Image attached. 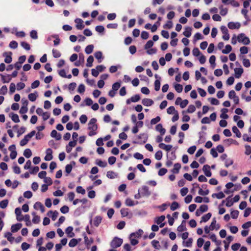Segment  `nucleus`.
<instances>
[{
  "instance_id": "51",
  "label": "nucleus",
  "mask_w": 251,
  "mask_h": 251,
  "mask_svg": "<svg viewBox=\"0 0 251 251\" xmlns=\"http://www.w3.org/2000/svg\"><path fill=\"white\" fill-rule=\"evenodd\" d=\"M125 203H126V205L128 206H132L135 204L133 201H132L130 198H127L126 199Z\"/></svg>"
},
{
  "instance_id": "58",
  "label": "nucleus",
  "mask_w": 251,
  "mask_h": 251,
  "mask_svg": "<svg viewBox=\"0 0 251 251\" xmlns=\"http://www.w3.org/2000/svg\"><path fill=\"white\" fill-rule=\"evenodd\" d=\"M85 87L84 84H81L78 86L77 92L80 94L83 93L85 92Z\"/></svg>"
},
{
  "instance_id": "3",
  "label": "nucleus",
  "mask_w": 251,
  "mask_h": 251,
  "mask_svg": "<svg viewBox=\"0 0 251 251\" xmlns=\"http://www.w3.org/2000/svg\"><path fill=\"white\" fill-rule=\"evenodd\" d=\"M237 40L244 45H248L250 43V40L249 37L246 36L244 33H240L237 36Z\"/></svg>"
},
{
  "instance_id": "21",
  "label": "nucleus",
  "mask_w": 251,
  "mask_h": 251,
  "mask_svg": "<svg viewBox=\"0 0 251 251\" xmlns=\"http://www.w3.org/2000/svg\"><path fill=\"white\" fill-rule=\"evenodd\" d=\"M50 214H52L51 216V218L53 221H55L58 215V212L56 210L54 211L50 210L48 212L47 215L50 216Z\"/></svg>"
},
{
  "instance_id": "30",
  "label": "nucleus",
  "mask_w": 251,
  "mask_h": 251,
  "mask_svg": "<svg viewBox=\"0 0 251 251\" xmlns=\"http://www.w3.org/2000/svg\"><path fill=\"white\" fill-rule=\"evenodd\" d=\"M15 213L17 216V220L18 221H23V218H20L19 216H21V210L20 208L18 207L16 208L15 210Z\"/></svg>"
},
{
  "instance_id": "61",
  "label": "nucleus",
  "mask_w": 251,
  "mask_h": 251,
  "mask_svg": "<svg viewBox=\"0 0 251 251\" xmlns=\"http://www.w3.org/2000/svg\"><path fill=\"white\" fill-rule=\"evenodd\" d=\"M160 87V81L159 80H156L154 82V89L155 91H158L159 90Z\"/></svg>"
},
{
  "instance_id": "52",
  "label": "nucleus",
  "mask_w": 251,
  "mask_h": 251,
  "mask_svg": "<svg viewBox=\"0 0 251 251\" xmlns=\"http://www.w3.org/2000/svg\"><path fill=\"white\" fill-rule=\"evenodd\" d=\"M35 133H36L35 131L32 130L29 133L26 135L24 137L25 139H28V142L29 141V140L30 139V138H31L35 134Z\"/></svg>"
},
{
  "instance_id": "6",
  "label": "nucleus",
  "mask_w": 251,
  "mask_h": 251,
  "mask_svg": "<svg viewBox=\"0 0 251 251\" xmlns=\"http://www.w3.org/2000/svg\"><path fill=\"white\" fill-rule=\"evenodd\" d=\"M227 26L230 29H239L241 26V24L239 22H230L228 23Z\"/></svg>"
},
{
  "instance_id": "28",
  "label": "nucleus",
  "mask_w": 251,
  "mask_h": 251,
  "mask_svg": "<svg viewBox=\"0 0 251 251\" xmlns=\"http://www.w3.org/2000/svg\"><path fill=\"white\" fill-rule=\"evenodd\" d=\"M10 116H11V119L14 122H15V123L20 122L19 116L17 114H15L14 113H11L10 114Z\"/></svg>"
},
{
  "instance_id": "1",
  "label": "nucleus",
  "mask_w": 251,
  "mask_h": 251,
  "mask_svg": "<svg viewBox=\"0 0 251 251\" xmlns=\"http://www.w3.org/2000/svg\"><path fill=\"white\" fill-rule=\"evenodd\" d=\"M97 119L95 118H92L88 123V129L91 131L89 132L88 135L92 136L97 134L96 131L98 129V125L96 124Z\"/></svg>"
},
{
  "instance_id": "31",
  "label": "nucleus",
  "mask_w": 251,
  "mask_h": 251,
  "mask_svg": "<svg viewBox=\"0 0 251 251\" xmlns=\"http://www.w3.org/2000/svg\"><path fill=\"white\" fill-rule=\"evenodd\" d=\"M83 236H84L85 244L87 246H89L93 243V239L92 238H91L90 240H89L88 237L86 236V235L85 233H83Z\"/></svg>"
},
{
  "instance_id": "5",
  "label": "nucleus",
  "mask_w": 251,
  "mask_h": 251,
  "mask_svg": "<svg viewBox=\"0 0 251 251\" xmlns=\"http://www.w3.org/2000/svg\"><path fill=\"white\" fill-rule=\"evenodd\" d=\"M221 30L222 33L224 34L222 38L224 40L227 41L229 39V34H228V31L227 28L224 25L221 26Z\"/></svg>"
},
{
  "instance_id": "62",
  "label": "nucleus",
  "mask_w": 251,
  "mask_h": 251,
  "mask_svg": "<svg viewBox=\"0 0 251 251\" xmlns=\"http://www.w3.org/2000/svg\"><path fill=\"white\" fill-rule=\"evenodd\" d=\"M226 205L227 207H230L234 203V201H232V200L230 199V197H227L226 199Z\"/></svg>"
},
{
  "instance_id": "46",
  "label": "nucleus",
  "mask_w": 251,
  "mask_h": 251,
  "mask_svg": "<svg viewBox=\"0 0 251 251\" xmlns=\"http://www.w3.org/2000/svg\"><path fill=\"white\" fill-rule=\"evenodd\" d=\"M106 176L107 177L112 179L114 178L117 176V175L114 172L109 171L107 172Z\"/></svg>"
},
{
  "instance_id": "60",
  "label": "nucleus",
  "mask_w": 251,
  "mask_h": 251,
  "mask_svg": "<svg viewBox=\"0 0 251 251\" xmlns=\"http://www.w3.org/2000/svg\"><path fill=\"white\" fill-rule=\"evenodd\" d=\"M121 213L123 217H126L128 214V209L127 208H122L121 209Z\"/></svg>"
},
{
  "instance_id": "10",
  "label": "nucleus",
  "mask_w": 251,
  "mask_h": 251,
  "mask_svg": "<svg viewBox=\"0 0 251 251\" xmlns=\"http://www.w3.org/2000/svg\"><path fill=\"white\" fill-rule=\"evenodd\" d=\"M234 70L235 72V77L237 78H240L244 72L243 69L241 67L238 68H236L234 69Z\"/></svg>"
},
{
  "instance_id": "35",
  "label": "nucleus",
  "mask_w": 251,
  "mask_h": 251,
  "mask_svg": "<svg viewBox=\"0 0 251 251\" xmlns=\"http://www.w3.org/2000/svg\"><path fill=\"white\" fill-rule=\"evenodd\" d=\"M151 245L153 247V248L157 250H159L160 249V245L159 244V242L158 241L156 240H153L151 241Z\"/></svg>"
},
{
  "instance_id": "43",
  "label": "nucleus",
  "mask_w": 251,
  "mask_h": 251,
  "mask_svg": "<svg viewBox=\"0 0 251 251\" xmlns=\"http://www.w3.org/2000/svg\"><path fill=\"white\" fill-rule=\"evenodd\" d=\"M175 89L177 93H180L183 90V86L181 84H176L174 86Z\"/></svg>"
},
{
  "instance_id": "24",
  "label": "nucleus",
  "mask_w": 251,
  "mask_h": 251,
  "mask_svg": "<svg viewBox=\"0 0 251 251\" xmlns=\"http://www.w3.org/2000/svg\"><path fill=\"white\" fill-rule=\"evenodd\" d=\"M0 76L3 83H8L11 79L10 75H4L2 74H0Z\"/></svg>"
},
{
  "instance_id": "64",
  "label": "nucleus",
  "mask_w": 251,
  "mask_h": 251,
  "mask_svg": "<svg viewBox=\"0 0 251 251\" xmlns=\"http://www.w3.org/2000/svg\"><path fill=\"white\" fill-rule=\"evenodd\" d=\"M233 163V161L232 159L228 158L226 160L225 162V166L226 168H228L229 166L232 165Z\"/></svg>"
},
{
  "instance_id": "59",
  "label": "nucleus",
  "mask_w": 251,
  "mask_h": 251,
  "mask_svg": "<svg viewBox=\"0 0 251 251\" xmlns=\"http://www.w3.org/2000/svg\"><path fill=\"white\" fill-rule=\"evenodd\" d=\"M162 157V152L161 151H157L155 154V158L156 160H159Z\"/></svg>"
},
{
  "instance_id": "56",
  "label": "nucleus",
  "mask_w": 251,
  "mask_h": 251,
  "mask_svg": "<svg viewBox=\"0 0 251 251\" xmlns=\"http://www.w3.org/2000/svg\"><path fill=\"white\" fill-rule=\"evenodd\" d=\"M76 191L77 193L84 195L85 194V190L81 186H77L76 189Z\"/></svg>"
},
{
  "instance_id": "15",
  "label": "nucleus",
  "mask_w": 251,
  "mask_h": 251,
  "mask_svg": "<svg viewBox=\"0 0 251 251\" xmlns=\"http://www.w3.org/2000/svg\"><path fill=\"white\" fill-rule=\"evenodd\" d=\"M102 221V217L100 216H97L94 219L93 225L95 226L98 227Z\"/></svg>"
},
{
  "instance_id": "48",
  "label": "nucleus",
  "mask_w": 251,
  "mask_h": 251,
  "mask_svg": "<svg viewBox=\"0 0 251 251\" xmlns=\"http://www.w3.org/2000/svg\"><path fill=\"white\" fill-rule=\"evenodd\" d=\"M8 201L7 200H4L0 202V207L4 209L7 206Z\"/></svg>"
},
{
  "instance_id": "4",
  "label": "nucleus",
  "mask_w": 251,
  "mask_h": 251,
  "mask_svg": "<svg viewBox=\"0 0 251 251\" xmlns=\"http://www.w3.org/2000/svg\"><path fill=\"white\" fill-rule=\"evenodd\" d=\"M123 243V239L118 237H114L110 243L111 247L114 249L120 247Z\"/></svg>"
},
{
  "instance_id": "36",
  "label": "nucleus",
  "mask_w": 251,
  "mask_h": 251,
  "mask_svg": "<svg viewBox=\"0 0 251 251\" xmlns=\"http://www.w3.org/2000/svg\"><path fill=\"white\" fill-rule=\"evenodd\" d=\"M239 212L237 210H231V217L232 218L236 219L238 218Z\"/></svg>"
},
{
  "instance_id": "54",
  "label": "nucleus",
  "mask_w": 251,
  "mask_h": 251,
  "mask_svg": "<svg viewBox=\"0 0 251 251\" xmlns=\"http://www.w3.org/2000/svg\"><path fill=\"white\" fill-rule=\"evenodd\" d=\"M120 86L121 83L119 82H117L113 84L112 88L114 91H116L120 88Z\"/></svg>"
},
{
  "instance_id": "9",
  "label": "nucleus",
  "mask_w": 251,
  "mask_h": 251,
  "mask_svg": "<svg viewBox=\"0 0 251 251\" xmlns=\"http://www.w3.org/2000/svg\"><path fill=\"white\" fill-rule=\"evenodd\" d=\"M210 167L208 165H204L202 168L204 175L207 177H210L212 173L210 171Z\"/></svg>"
},
{
  "instance_id": "19",
  "label": "nucleus",
  "mask_w": 251,
  "mask_h": 251,
  "mask_svg": "<svg viewBox=\"0 0 251 251\" xmlns=\"http://www.w3.org/2000/svg\"><path fill=\"white\" fill-rule=\"evenodd\" d=\"M192 27L187 26L185 28L183 34L186 37H190L192 34Z\"/></svg>"
},
{
  "instance_id": "7",
  "label": "nucleus",
  "mask_w": 251,
  "mask_h": 251,
  "mask_svg": "<svg viewBox=\"0 0 251 251\" xmlns=\"http://www.w3.org/2000/svg\"><path fill=\"white\" fill-rule=\"evenodd\" d=\"M75 23L76 24V27L77 29L81 30L84 27L83 25V21L79 18H76L75 20Z\"/></svg>"
},
{
  "instance_id": "27",
  "label": "nucleus",
  "mask_w": 251,
  "mask_h": 251,
  "mask_svg": "<svg viewBox=\"0 0 251 251\" xmlns=\"http://www.w3.org/2000/svg\"><path fill=\"white\" fill-rule=\"evenodd\" d=\"M212 197L214 198H216L218 199H221L225 197V194L222 192H220L218 193H214L212 195Z\"/></svg>"
},
{
  "instance_id": "47",
  "label": "nucleus",
  "mask_w": 251,
  "mask_h": 251,
  "mask_svg": "<svg viewBox=\"0 0 251 251\" xmlns=\"http://www.w3.org/2000/svg\"><path fill=\"white\" fill-rule=\"evenodd\" d=\"M179 207V204L176 201H174L172 202L171 206L170 209L172 211H174L177 209Z\"/></svg>"
},
{
  "instance_id": "33",
  "label": "nucleus",
  "mask_w": 251,
  "mask_h": 251,
  "mask_svg": "<svg viewBox=\"0 0 251 251\" xmlns=\"http://www.w3.org/2000/svg\"><path fill=\"white\" fill-rule=\"evenodd\" d=\"M93 49L94 46L93 45H89L85 48V51L86 54H89L93 52Z\"/></svg>"
},
{
  "instance_id": "2",
  "label": "nucleus",
  "mask_w": 251,
  "mask_h": 251,
  "mask_svg": "<svg viewBox=\"0 0 251 251\" xmlns=\"http://www.w3.org/2000/svg\"><path fill=\"white\" fill-rule=\"evenodd\" d=\"M148 136L146 133H141L137 136L138 141H133L134 144H144L148 140Z\"/></svg>"
},
{
  "instance_id": "12",
  "label": "nucleus",
  "mask_w": 251,
  "mask_h": 251,
  "mask_svg": "<svg viewBox=\"0 0 251 251\" xmlns=\"http://www.w3.org/2000/svg\"><path fill=\"white\" fill-rule=\"evenodd\" d=\"M142 104L146 106H150L153 104V101L150 99L145 98L142 100Z\"/></svg>"
},
{
  "instance_id": "32",
  "label": "nucleus",
  "mask_w": 251,
  "mask_h": 251,
  "mask_svg": "<svg viewBox=\"0 0 251 251\" xmlns=\"http://www.w3.org/2000/svg\"><path fill=\"white\" fill-rule=\"evenodd\" d=\"M32 215L34 216L32 219V222L34 224H38L40 221V218L39 216L36 215L35 212L32 213Z\"/></svg>"
},
{
  "instance_id": "45",
  "label": "nucleus",
  "mask_w": 251,
  "mask_h": 251,
  "mask_svg": "<svg viewBox=\"0 0 251 251\" xmlns=\"http://www.w3.org/2000/svg\"><path fill=\"white\" fill-rule=\"evenodd\" d=\"M96 164L101 167H105L107 166V163L105 161H102L101 160L97 159L96 160Z\"/></svg>"
},
{
  "instance_id": "41",
  "label": "nucleus",
  "mask_w": 251,
  "mask_h": 251,
  "mask_svg": "<svg viewBox=\"0 0 251 251\" xmlns=\"http://www.w3.org/2000/svg\"><path fill=\"white\" fill-rule=\"evenodd\" d=\"M32 155V152L29 149H25L24 151V155L27 158L31 157Z\"/></svg>"
},
{
  "instance_id": "38",
  "label": "nucleus",
  "mask_w": 251,
  "mask_h": 251,
  "mask_svg": "<svg viewBox=\"0 0 251 251\" xmlns=\"http://www.w3.org/2000/svg\"><path fill=\"white\" fill-rule=\"evenodd\" d=\"M94 61V57L93 56L90 55L88 57L87 60L86 66L88 67H91L93 65V62Z\"/></svg>"
},
{
  "instance_id": "23",
  "label": "nucleus",
  "mask_w": 251,
  "mask_h": 251,
  "mask_svg": "<svg viewBox=\"0 0 251 251\" xmlns=\"http://www.w3.org/2000/svg\"><path fill=\"white\" fill-rule=\"evenodd\" d=\"M186 221L183 220L180 226L177 227V230L179 232L184 231L186 230Z\"/></svg>"
},
{
  "instance_id": "22",
  "label": "nucleus",
  "mask_w": 251,
  "mask_h": 251,
  "mask_svg": "<svg viewBox=\"0 0 251 251\" xmlns=\"http://www.w3.org/2000/svg\"><path fill=\"white\" fill-rule=\"evenodd\" d=\"M181 168V165L180 163H176L174 166V168L172 170V172L174 174H178L179 173V171Z\"/></svg>"
},
{
  "instance_id": "40",
  "label": "nucleus",
  "mask_w": 251,
  "mask_h": 251,
  "mask_svg": "<svg viewBox=\"0 0 251 251\" xmlns=\"http://www.w3.org/2000/svg\"><path fill=\"white\" fill-rule=\"evenodd\" d=\"M165 219V217L164 215H162L160 217H156L155 218V222L157 224L159 225L162 222H163Z\"/></svg>"
},
{
  "instance_id": "25",
  "label": "nucleus",
  "mask_w": 251,
  "mask_h": 251,
  "mask_svg": "<svg viewBox=\"0 0 251 251\" xmlns=\"http://www.w3.org/2000/svg\"><path fill=\"white\" fill-rule=\"evenodd\" d=\"M222 114L220 115V117L224 119H227L228 118V116L226 114L228 112V109L226 108H223L221 110Z\"/></svg>"
},
{
  "instance_id": "8",
  "label": "nucleus",
  "mask_w": 251,
  "mask_h": 251,
  "mask_svg": "<svg viewBox=\"0 0 251 251\" xmlns=\"http://www.w3.org/2000/svg\"><path fill=\"white\" fill-rule=\"evenodd\" d=\"M140 193L142 196H149L151 195L149 187L147 186H143L142 187Z\"/></svg>"
},
{
  "instance_id": "20",
  "label": "nucleus",
  "mask_w": 251,
  "mask_h": 251,
  "mask_svg": "<svg viewBox=\"0 0 251 251\" xmlns=\"http://www.w3.org/2000/svg\"><path fill=\"white\" fill-rule=\"evenodd\" d=\"M73 227L72 226H68L66 228L65 232L69 237H73L75 236V233L73 232Z\"/></svg>"
},
{
  "instance_id": "49",
  "label": "nucleus",
  "mask_w": 251,
  "mask_h": 251,
  "mask_svg": "<svg viewBox=\"0 0 251 251\" xmlns=\"http://www.w3.org/2000/svg\"><path fill=\"white\" fill-rule=\"evenodd\" d=\"M153 45V42L152 40H149L145 45L144 48L145 50H148L151 48Z\"/></svg>"
},
{
  "instance_id": "29",
  "label": "nucleus",
  "mask_w": 251,
  "mask_h": 251,
  "mask_svg": "<svg viewBox=\"0 0 251 251\" xmlns=\"http://www.w3.org/2000/svg\"><path fill=\"white\" fill-rule=\"evenodd\" d=\"M211 213H207L206 214L203 215L202 217H201V222H206L207 221H208L210 218H211Z\"/></svg>"
},
{
  "instance_id": "39",
  "label": "nucleus",
  "mask_w": 251,
  "mask_h": 251,
  "mask_svg": "<svg viewBox=\"0 0 251 251\" xmlns=\"http://www.w3.org/2000/svg\"><path fill=\"white\" fill-rule=\"evenodd\" d=\"M232 50V47L230 45H226L225 47V49L223 50L222 52L224 54H227L229 53Z\"/></svg>"
},
{
  "instance_id": "44",
  "label": "nucleus",
  "mask_w": 251,
  "mask_h": 251,
  "mask_svg": "<svg viewBox=\"0 0 251 251\" xmlns=\"http://www.w3.org/2000/svg\"><path fill=\"white\" fill-rule=\"evenodd\" d=\"M78 243V241L76 239L73 238L71 239L69 243V246L70 247H74Z\"/></svg>"
},
{
  "instance_id": "53",
  "label": "nucleus",
  "mask_w": 251,
  "mask_h": 251,
  "mask_svg": "<svg viewBox=\"0 0 251 251\" xmlns=\"http://www.w3.org/2000/svg\"><path fill=\"white\" fill-rule=\"evenodd\" d=\"M198 193L200 195L205 196L209 194V191L208 189L203 191L201 188H200Z\"/></svg>"
},
{
  "instance_id": "42",
  "label": "nucleus",
  "mask_w": 251,
  "mask_h": 251,
  "mask_svg": "<svg viewBox=\"0 0 251 251\" xmlns=\"http://www.w3.org/2000/svg\"><path fill=\"white\" fill-rule=\"evenodd\" d=\"M216 57L214 55H212L209 58V63L211 65L213 68H215L216 66L215 64Z\"/></svg>"
},
{
  "instance_id": "11",
  "label": "nucleus",
  "mask_w": 251,
  "mask_h": 251,
  "mask_svg": "<svg viewBox=\"0 0 251 251\" xmlns=\"http://www.w3.org/2000/svg\"><path fill=\"white\" fill-rule=\"evenodd\" d=\"M52 151L51 149H48L46 150V155L45 157V160L46 161H50L51 160L53 156L52 155Z\"/></svg>"
},
{
  "instance_id": "17",
  "label": "nucleus",
  "mask_w": 251,
  "mask_h": 251,
  "mask_svg": "<svg viewBox=\"0 0 251 251\" xmlns=\"http://www.w3.org/2000/svg\"><path fill=\"white\" fill-rule=\"evenodd\" d=\"M158 146L160 149L164 150L167 151H170L173 147L171 145H166L162 143H160Z\"/></svg>"
},
{
  "instance_id": "55",
  "label": "nucleus",
  "mask_w": 251,
  "mask_h": 251,
  "mask_svg": "<svg viewBox=\"0 0 251 251\" xmlns=\"http://www.w3.org/2000/svg\"><path fill=\"white\" fill-rule=\"evenodd\" d=\"M196 110V107L194 105H189L187 110V112L189 113H192L195 112Z\"/></svg>"
},
{
  "instance_id": "34",
  "label": "nucleus",
  "mask_w": 251,
  "mask_h": 251,
  "mask_svg": "<svg viewBox=\"0 0 251 251\" xmlns=\"http://www.w3.org/2000/svg\"><path fill=\"white\" fill-rule=\"evenodd\" d=\"M4 237L7 238V240L10 242H13L14 238L12 237V233L10 232H7L5 233Z\"/></svg>"
},
{
  "instance_id": "14",
  "label": "nucleus",
  "mask_w": 251,
  "mask_h": 251,
  "mask_svg": "<svg viewBox=\"0 0 251 251\" xmlns=\"http://www.w3.org/2000/svg\"><path fill=\"white\" fill-rule=\"evenodd\" d=\"M22 226V224L21 223H17L13 225L11 227V232L14 233L17 232Z\"/></svg>"
},
{
  "instance_id": "37",
  "label": "nucleus",
  "mask_w": 251,
  "mask_h": 251,
  "mask_svg": "<svg viewBox=\"0 0 251 251\" xmlns=\"http://www.w3.org/2000/svg\"><path fill=\"white\" fill-rule=\"evenodd\" d=\"M232 130L233 132L236 134L237 137L240 138L241 137V133L236 126H233L232 128Z\"/></svg>"
},
{
  "instance_id": "16",
  "label": "nucleus",
  "mask_w": 251,
  "mask_h": 251,
  "mask_svg": "<svg viewBox=\"0 0 251 251\" xmlns=\"http://www.w3.org/2000/svg\"><path fill=\"white\" fill-rule=\"evenodd\" d=\"M9 55H8V53L7 52H5L3 54V56L5 57V58L4 59V62L6 63H11L12 61V57H11L12 52H9Z\"/></svg>"
},
{
  "instance_id": "26",
  "label": "nucleus",
  "mask_w": 251,
  "mask_h": 251,
  "mask_svg": "<svg viewBox=\"0 0 251 251\" xmlns=\"http://www.w3.org/2000/svg\"><path fill=\"white\" fill-rule=\"evenodd\" d=\"M37 97L38 94L37 92H35L34 93H30L28 95L29 100L31 101H35Z\"/></svg>"
},
{
  "instance_id": "13",
  "label": "nucleus",
  "mask_w": 251,
  "mask_h": 251,
  "mask_svg": "<svg viewBox=\"0 0 251 251\" xmlns=\"http://www.w3.org/2000/svg\"><path fill=\"white\" fill-rule=\"evenodd\" d=\"M155 129L160 133L161 135H164L166 132V129L163 127L162 125L161 124H159L156 126Z\"/></svg>"
},
{
  "instance_id": "50",
  "label": "nucleus",
  "mask_w": 251,
  "mask_h": 251,
  "mask_svg": "<svg viewBox=\"0 0 251 251\" xmlns=\"http://www.w3.org/2000/svg\"><path fill=\"white\" fill-rule=\"evenodd\" d=\"M21 46L27 50H29L30 49V46L29 44L25 42H22L21 43Z\"/></svg>"
},
{
  "instance_id": "18",
  "label": "nucleus",
  "mask_w": 251,
  "mask_h": 251,
  "mask_svg": "<svg viewBox=\"0 0 251 251\" xmlns=\"http://www.w3.org/2000/svg\"><path fill=\"white\" fill-rule=\"evenodd\" d=\"M50 136L52 137L55 138V139L56 140H59L61 138V134L60 133H58L56 131V130H55L54 129L52 130V131L51 132Z\"/></svg>"
},
{
  "instance_id": "63",
  "label": "nucleus",
  "mask_w": 251,
  "mask_h": 251,
  "mask_svg": "<svg viewBox=\"0 0 251 251\" xmlns=\"http://www.w3.org/2000/svg\"><path fill=\"white\" fill-rule=\"evenodd\" d=\"M30 36L33 39H37L38 38L37 32L34 30H31L30 32Z\"/></svg>"
},
{
  "instance_id": "57",
  "label": "nucleus",
  "mask_w": 251,
  "mask_h": 251,
  "mask_svg": "<svg viewBox=\"0 0 251 251\" xmlns=\"http://www.w3.org/2000/svg\"><path fill=\"white\" fill-rule=\"evenodd\" d=\"M176 110L175 108L173 106H171L167 109V112L169 114H172L173 113H176Z\"/></svg>"
}]
</instances>
